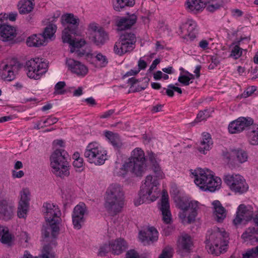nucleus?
<instances>
[{
	"label": "nucleus",
	"mask_w": 258,
	"mask_h": 258,
	"mask_svg": "<svg viewBox=\"0 0 258 258\" xmlns=\"http://www.w3.org/2000/svg\"><path fill=\"white\" fill-rule=\"evenodd\" d=\"M45 42L44 37L41 33L32 35L26 41L27 45L29 47H39L44 45Z\"/></svg>",
	"instance_id": "nucleus-34"
},
{
	"label": "nucleus",
	"mask_w": 258,
	"mask_h": 258,
	"mask_svg": "<svg viewBox=\"0 0 258 258\" xmlns=\"http://www.w3.org/2000/svg\"><path fill=\"white\" fill-rule=\"evenodd\" d=\"M159 233L153 226H148L146 229L140 230L138 237L144 245H150L158 239Z\"/></svg>",
	"instance_id": "nucleus-15"
},
{
	"label": "nucleus",
	"mask_w": 258,
	"mask_h": 258,
	"mask_svg": "<svg viewBox=\"0 0 258 258\" xmlns=\"http://www.w3.org/2000/svg\"><path fill=\"white\" fill-rule=\"evenodd\" d=\"M251 219V212L249 211L246 206L241 204L238 206L236 212V216L233 220V223L237 225L240 224L243 221H248Z\"/></svg>",
	"instance_id": "nucleus-22"
},
{
	"label": "nucleus",
	"mask_w": 258,
	"mask_h": 258,
	"mask_svg": "<svg viewBox=\"0 0 258 258\" xmlns=\"http://www.w3.org/2000/svg\"><path fill=\"white\" fill-rule=\"evenodd\" d=\"M228 129L229 133L231 134H239L243 132L239 117L229 123Z\"/></svg>",
	"instance_id": "nucleus-40"
},
{
	"label": "nucleus",
	"mask_w": 258,
	"mask_h": 258,
	"mask_svg": "<svg viewBox=\"0 0 258 258\" xmlns=\"http://www.w3.org/2000/svg\"><path fill=\"white\" fill-rule=\"evenodd\" d=\"M112 253L119 255L124 251L128 247L126 241L122 238H118L110 243Z\"/></svg>",
	"instance_id": "nucleus-27"
},
{
	"label": "nucleus",
	"mask_w": 258,
	"mask_h": 258,
	"mask_svg": "<svg viewBox=\"0 0 258 258\" xmlns=\"http://www.w3.org/2000/svg\"><path fill=\"white\" fill-rule=\"evenodd\" d=\"M160 210L162 212V220L164 223L169 224L172 221L171 213L170 211L169 197L167 192H163L161 200Z\"/></svg>",
	"instance_id": "nucleus-20"
},
{
	"label": "nucleus",
	"mask_w": 258,
	"mask_h": 258,
	"mask_svg": "<svg viewBox=\"0 0 258 258\" xmlns=\"http://www.w3.org/2000/svg\"><path fill=\"white\" fill-rule=\"evenodd\" d=\"M34 4L30 1H20L18 7L19 11L21 14H26L30 13L34 9Z\"/></svg>",
	"instance_id": "nucleus-37"
},
{
	"label": "nucleus",
	"mask_w": 258,
	"mask_h": 258,
	"mask_svg": "<svg viewBox=\"0 0 258 258\" xmlns=\"http://www.w3.org/2000/svg\"><path fill=\"white\" fill-rule=\"evenodd\" d=\"M105 137L109 141L113 148L119 151L122 148V143L119 138V135L117 133H113L111 131H106L104 133Z\"/></svg>",
	"instance_id": "nucleus-31"
},
{
	"label": "nucleus",
	"mask_w": 258,
	"mask_h": 258,
	"mask_svg": "<svg viewBox=\"0 0 258 258\" xmlns=\"http://www.w3.org/2000/svg\"><path fill=\"white\" fill-rule=\"evenodd\" d=\"M146 167L144 151L140 148H136L132 151L131 156L122 164L117 174L124 177L130 171L136 176H142Z\"/></svg>",
	"instance_id": "nucleus-2"
},
{
	"label": "nucleus",
	"mask_w": 258,
	"mask_h": 258,
	"mask_svg": "<svg viewBox=\"0 0 258 258\" xmlns=\"http://www.w3.org/2000/svg\"><path fill=\"white\" fill-rule=\"evenodd\" d=\"M12 235L7 227H0V241L4 244H10L12 240Z\"/></svg>",
	"instance_id": "nucleus-39"
},
{
	"label": "nucleus",
	"mask_w": 258,
	"mask_h": 258,
	"mask_svg": "<svg viewBox=\"0 0 258 258\" xmlns=\"http://www.w3.org/2000/svg\"><path fill=\"white\" fill-rule=\"evenodd\" d=\"M224 6V0H206V3L202 0H195V10L202 11L206 8L208 12L213 13Z\"/></svg>",
	"instance_id": "nucleus-14"
},
{
	"label": "nucleus",
	"mask_w": 258,
	"mask_h": 258,
	"mask_svg": "<svg viewBox=\"0 0 258 258\" xmlns=\"http://www.w3.org/2000/svg\"><path fill=\"white\" fill-rule=\"evenodd\" d=\"M43 208L45 209V221L48 224L42 229V235L44 238H47L51 232L52 236L55 238L59 231V224L61 221V211L58 206L53 203H44Z\"/></svg>",
	"instance_id": "nucleus-4"
},
{
	"label": "nucleus",
	"mask_w": 258,
	"mask_h": 258,
	"mask_svg": "<svg viewBox=\"0 0 258 258\" xmlns=\"http://www.w3.org/2000/svg\"><path fill=\"white\" fill-rule=\"evenodd\" d=\"M211 63L209 66V69H213L218 66L220 63V60L217 56L213 55L211 56Z\"/></svg>",
	"instance_id": "nucleus-55"
},
{
	"label": "nucleus",
	"mask_w": 258,
	"mask_h": 258,
	"mask_svg": "<svg viewBox=\"0 0 258 258\" xmlns=\"http://www.w3.org/2000/svg\"><path fill=\"white\" fill-rule=\"evenodd\" d=\"M77 54L78 57H81L83 56H85L86 58H92L93 54L91 52H87L84 49L82 50H77V51L75 52Z\"/></svg>",
	"instance_id": "nucleus-54"
},
{
	"label": "nucleus",
	"mask_w": 258,
	"mask_h": 258,
	"mask_svg": "<svg viewBox=\"0 0 258 258\" xmlns=\"http://www.w3.org/2000/svg\"><path fill=\"white\" fill-rule=\"evenodd\" d=\"M212 204L214 206V214L216 220L218 222H222L226 216L225 208L218 200L214 201Z\"/></svg>",
	"instance_id": "nucleus-30"
},
{
	"label": "nucleus",
	"mask_w": 258,
	"mask_h": 258,
	"mask_svg": "<svg viewBox=\"0 0 258 258\" xmlns=\"http://www.w3.org/2000/svg\"><path fill=\"white\" fill-rule=\"evenodd\" d=\"M16 66L12 64H5L0 67V77L5 81H12L16 78L15 73Z\"/></svg>",
	"instance_id": "nucleus-23"
},
{
	"label": "nucleus",
	"mask_w": 258,
	"mask_h": 258,
	"mask_svg": "<svg viewBox=\"0 0 258 258\" xmlns=\"http://www.w3.org/2000/svg\"><path fill=\"white\" fill-rule=\"evenodd\" d=\"M17 32L16 28L10 25H3L0 26V40L8 42L9 44H15Z\"/></svg>",
	"instance_id": "nucleus-19"
},
{
	"label": "nucleus",
	"mask_w": 258,
	"mask_h": 258,
	"mask_svg": "<svg viewBox=\"0 0 258 258\" xmlns=\"http://www.w3.org/2000/svg\"><path fill=\"white\" fill-rule=\"evenodd\" d=\"M84 156L89 163L101 165L107 160V151L98 143L92 142L86 147Z\"/></svg>",
	"instance_id": "nucleus-8"
},
{
	"label": "nucleus",
	"mask_w": 258,
	"mask_h": 258,
	"mask_svg": "<svg viewBox=\"0 0 258 258\" xmlns=\"http://www.w3.org/2000/svg\"><path fill=\"white\" fill-rule=\"evenodd\" d=\"M224 180L230 190L235 193L242 194L248 190V186L245 179L238 174L225 175Z\"/></svg>",
	"instance_id": "nucleus-12"
},
{
	"label": "nucleus",
	"mask_w": 258,
	"mask_h": 258,
	"mask_svg": "<svg viewBox=\"0 0 258 258\" xmlns=\"http://www.w3.org/2000/svg\"><path fill=\"white\" fill-rule=\"evenodd\" d=\"M69 154L64 149L55 150L50 157L52 172L61 178L70 174L69 170Z\"/></svg>",
	"instance_id": "nucleus-7"
},
{
	"label": "nucleus",
	"mask_w": 258,
	"mask_h": 258,
	"mask_svg": "<svg viewBox=\"0 0 258 258\" xmlns=\"http://www.w3.org/2000/svg\"><path fill=\"white\" fill-rule=\"evenodd\" d=\"M21 198L18 207V216L20 218L26 217L29 207L30 193L28 188L23 189L20 192Z\"/></svg>",
	"instance_id": "nucleus-18"
},
{
	"label": "nucleus",
	"mask_w": 258,
	"mask_h": 258,
	"mask_svg": "<svg viewBox=\"0 0 258 258\" xmlns=\"http://www.w3.org/2000/svg\"><path fill=\"white\" fill-rule=\"evenodd\" d=\"M246 136L248 143L253 146L258 145V124H252L247 132Z\"/></svg>",
	"instance_id": "nucleus-33"
},
{
	"label": "nucleus",
	"mask_w": 258,
	"mask_h": 258,
	"mask_svg": "<svg viewBox=\"0 0 258 258\" xmlns=\"http://www.w3.org/2000/svg\"><path fill=\"white\" fill-rule=\"evenodd\" d=\"M228 236V234L223 228L214 227L208 230L205 242L208 252L218 256L225 252Z\"/></svg>",
	"instance_id": "nucleus-3"
},
{
	"label": "nucleus",
	"mask_w": 258,
	"mask_h": 258,
	"mask_svg": "<svg viewBox=\"0 0 258 258\" xmlns=\"http://www.w3.org/2000/svg\"><path fill=\"white\" fill-rule=\"evenodd\" d=\"M113 9L115 11L120 12L126 7H133L135 3V0H112Z\"/></svg>",
	"instance_id": "nucleus-35"
},
{
	"label": "nucleus",
	"mask_w": 258,
	"mask_h": 258,
	"mask_svg": "<svg viewBox=\"0 0 258 258\" xmlns=\"http://www.w3.org/2000/svg\"><path fill=\"white\" fill-rule=\"evenodd\" d=\"M241 237L245 241L254 245L258 242V230L254 227L249 228L242 234Z\"/></svg>",
	"instance_id": "nucleus-32"
},
{
	"label": "nucleus",
	"mask_w": 258,
	"mask_h": 258,
	"mask_svg": "<svg viewBox=\"0 0 258 258\" xmlns=\"http://www.w3.org/2000/svg\"><path fill=\"white\" fill-rule=\"evenodd\" d=\"M114 109H110L106 112H104L100 115L101 118H106L109 117L111 115L114 113Z\"/></svg>",
	"instance_id": "nucleus-63"
},
{
	"label": "nucleus",
	"mask_w": 258,
	"mask_h": 258,
	"mask_svg": "<svg viewBox=\"0 0 258 258\" xmlns=\"http://www.w3.org/2000/svg\"><path fill=\"white\" fill-rule=\"evenodd\" d=\"M69 67L71 71L78 76L84 77L87 75L88 71L86 66L80 61L74 59L71 60V62L69 63Z\"/></svg>",
	"instance_id": "nucleus-28"
},
{
	"label": "nucleus",
	"mask_w": 258,
	"mask_h": 258,
	"mask_svg": "<svg viewBox=\"0 0 258 258\" xmlns=\"http://www.w3.org/2000/svg\"><path fill=\"white\" fill-rule=\"evenodd\" d=\"M12 201L6 199L0 200V217L5 220H9L13 215Z\"/></svg>",
	"instance_id": "nucleus-21"
},
{
	"label": "nucleus",
	"mask_w": 258,
	"mask_h": 258,
	"mask_svg": "<svg viewBox=\"0 0 258 258\" xmlns=\"http://www.w3.org/2000/svg\"><path fill=\"white\" fill-rule=\"evenodd\" d=\"M111 249L110 245L107 244H104L103 245L100 246L98 255L100 256L103 257L106 255V254L109 252Z\"/></svg>",
	"instance_id": "nucleus-50"
},
{
	"label": "nucleus",
	"mask_w": 258,
	"mask_h": 258,
	"mask_svg": "<svg viewBox=\"0 0 258 258\" xmlns=\"http://www.w3.org/2000/svg\"><path fill=\"white\" fill-rule=\"evenodd\" d=\"M242 49L238 45H235L231 50L230 56L233 57L235 59L239 58L242 55Z\"/></svg>",
	"instance_id": "nucleus-48"
},
{
	"label": "nucleus",
	"mask_w": 258,
	"mask_h": 258,
	"mask_svg": "<svg viewBox=\"0 0 258 258\" xmlns=\"http://www.w3.org/2000/svg\"><path fill=\"white\" fill-rule=\"evenodd\" d=\"M104 207L108 213L115 215L119 213L124 205V194L118 184L110 185L106 191Z\"/></svg>",
	"instance_id": "nucleus-6"
},
{
	"label": "nucleus",
	"mask_w": 258,
	"mask_h": 258,
	"mask_svg": "<svg viewBox=\"0 0 258 258\" xmlns=\"http://www.w3.org/2000/svg\"><path fill=\"white\" fill-rule=\"evenodd\" d=\"M58 120V119L57 117H52V115L48 116L47 118L43 121L44 125H42L41 127H45L53 125L56 123Z\"/></svg>",
	"instance_id": "nucleus-49"
},
{
	"label": "nucleus",
	"mask_w": 258,
	"mask_h": 258,
	"mask_svg": "<svg viewBox=\"0 0 258 258\" xmlns=\"http://www.w3.org/2000/svg\"><path fill=\"white\" fill-rule=\"evenodd\" d=\"M174 201L176 206L182 212L179 214V217L183 224H190L194 221V203L189 201L187 196H179L175 198Z\"/></svg>",
	"instance_id": "nucleus-11"
},
{
	"label": "nucleus",
	"mask_w": 258,
	"mask_h": 258,
	"mask_svg": "<svg viewBox=\"0 0 258 258\" xmlns=\"http://www.w3.org/2000/svg\"><path fill=\"white\" fill-rule=\"evenodd\" d=\"M179 70L182 73H185V74L182 75L181 74L178 77V81L184 85H189L190 80L194 78V75L187 71H185L183 68H180Z\"/></svg>",
	"instance_id": "nucleus-42"
},
{
	"label": "nucleus",
	"mask_w": 258,
	"mask_h": 258,
	"mask_svg": "<svg viewBox=\"0 0 258 258\" xmlns=\"http://www.w3.org/2000/svg\"><path fill=\"white\" fill-rule=\"evenodd\" d=\"M87 212V207L84 203H80L74 208L72 213V220L74 228L80 229L82 224L85 221L84 215Z\"/></svg>",
	"instance_id": "nucleus-16"
},
{
	"label": "nucleus",
	"mask_w": 258,
	"mask_h": 258,
	"mask_svg": "<svg viewBox=\"0 0 258 258\" xmlns=\"http://www.w3.org/2000/svg\"><path fill=\"white\" fill-rule=\"evenodd\" d=\"M66 86L64 81H60L56 84L54 86V93L56 94H64L67 91L64 89Z\"/></svg>",
	"instance_id": "nucleus-46"
},
{
	"label": "nucleus",
	"mask_w": 258,
	"mask_h": 258,
	"mask_svg": "<svg viewBox=\"0 0 258 258\" xmlns=\"http://www.w3.org/2000/svg\"><path fill=\"white\" fill-rule=\"evenodd\" d=\"M83 158L75 160L73 161V165L77 171H81L83 170V167L84 165Z\"/></svg>",
	"instance_id": "nucleus-52"
},
{
	"label": "nucleus",
	"mask_w": 258,
	"mask_h": 258,
	"mask_svg": "<svg viewBox=\"0 0 258 258\" xmlns=\"http://www.w3.org/2000/svg\"><path fill=\"white\" fill-rule=\"evenodd\" d=\"M172 255L169 250L163 249L159 258H171Z\"/></svg>",
	"instance_id": "nucleus-62"
},
{
	"label": "nucleus",
	"mask_w": 258,
	"mask_h": 258,
	"mask_svg": "<svg viewBox=\"0 0 258 258\" xmlns=\"http://www.w3.org/2000/svg\"><path fill=\"white\" fill-rule=\"evenodd\" d=\"M202 139L198 147V150L201 153L206 154L207 152L212 148L213 141L209 133L205 132L202 134Z\"/></svg>",
	"instance_id": "nucleus-26"
},
{
	"label": "nucleus",
	"mask_w": 258,
	"mask_h": 258,
	"mask_svg": "<svg viewBox=\"0 0 258 258\" xmlns=\"http://www.w3.org/2000/svg\"><path fill=\"white\" fill-rule=\"evenodd\" d=\"M239 120L241 125L242 131L247 128L249 129L250 127L254 124L253 119L249 117H239Z\"/></svg>",
	"instance_id": "nucleus-43"
},
{
	"label": "nucleus",
	"mask_w": 258,
	"mask_h": 258,
	"mask_svg": "<svg viewBox=\"0 0 258 258\" xmlns=\"http://www.w3.org/2000/svg\"><path fill=\"white\" fill-rule=\"evenodd\" d=\"M143 80H144V82L143 83V85H138L135 87H134V88H133V89L132 90V92H139L141 91L144 90L145 89L147 88L149 84V82L150 81V79L145 77L143 78Z\"/></svg>",
	"instance_id": "nucleus-47"
},
{
	"label": "nucleus",
	"mask_w": 258,
	"mask_h": 258,
	"mask_svg": "<svg viewBox=\"0 0 258 258\" xmlns=\"http://www.w3.org/2000/svg\"><path fill=\"white\" fill-rule=\"evenodd\" d=\"M108 38L107 33L102 28L98 29L97 31L95 32L92 38V41L96 45H102L104 44Z\"/></svg>",
	"instance_id": "nucleus-36"
},
{
	"label": "nucleus",
	"mask_w": 258,
	"mask_h": 258,
	"mask_svg": "<svg viewBox=\"0 0 258 258\" xmlns=\"http://www.w3.org/2000/svg\"><path fill=\"white\" fill-rule=\"evenodd\" d=\"M247 250L252 258L258 257V245L255 247L248 249Z\"/></svg>",
	"instance_id": "nucleus-61"
},
{
	"label": "nucleus",
	"mask_w": 258,
	"mask_h": 258,
	"mask_svg": "<svg viewBox=\"0 0 258 258\" xmlns=\"http://www.w3.org/2000/svg\"><path fill=\"white\" fill-rule=\"evenodd\" d=\"M96 59L100 62L101 67H105L108 64V61L105 55L101 53H98L96 56Z\"/></svg>",
	"instance_id": "nucleus-51"
},
{
	"label": "nucleus",
	"mask_w": 258,
	"mask_h": 258,
	"mask_svg": "<svg viewBox=\"0 0 258 258\" xmlns=\"http://www.w3.org/2000/svg\"><path fill=\"white\" fill-rule=\"evenodd\" d=\"M161 90L160 91V93L162 95H167L168 97H172L174 95V93L173 92L172 90H170L169 88L167 87V88H162L160 89Z\"/></svg>",
	"instance_id": "nucleus-57"
},
{
	"label": "nucleus",
	"mask_w": 258,
	"mask_h": 258,
	"mask_svg": "<svg viewBox=\"0 0 258 258\" xmlns=\"http://www.w3.org/2000/svg\"><path fill=\"white\" fill-rule=\"evenodd\" d=\"M152 168L155 174L154 178L151 175L146 177L144 185L141 187L139 192V198L134 201L136 206L142 204L146 201L154 202L159 197L160 190L158 187L159 185L158 180L162 179L164 174L159 164L152 166Z\"/></svg>",
	"instance_id": "nucleus-1"
},
{
	"label": "nucleus",
	"mask_w": 258,
	"mask_h": 258,
	"mask_svg": "<svg viewBox=\"0 0 258 258\" xmlns=\"http://www.w3.org/2000/svg\"><path fill=\"white\" fill-rule=\"evenodd\" d=\"M194 21L192 20H188L180 26L181 33L184 35V39L189 38L190 41L194 40Z\"/></svg>",
	"instance_id": "nucleus-29"
},
{
	"label": "nucleus",
	"mask_w": 258,
	"mask_h": 258,
	"mask_svg": "<svg viewBox=\"0 0 258 258\" xmlns=\"http://www.w3.org/2000/svg\"><path fill=\"white\" fill-rule=\"evenodd\" d=\"M209 42L206 40H202L199 44L200 47L203 50H206L208 48Z\"/></svg>",
	"instance_id": "nucleus-64"
},
{
	"label": "nucleus",
	"mask_w": 258,
	"mask_h": 258,
	"mask_svg": "<svg viewBox=\"0 0 258 258\" xmlns=\"http://www.w3.org/2000/svg\"><path fill=\"white\" fill-rule=\"evenodd\" d=\"M48 63L43 58L36 57L26 62L25 69L30 79L39 80L48 70Z\"/></svg>",
	"instance_id": "nucleus-10"
},
{
	"label": "nucleus",
	"mask_w": 258,
	"mask_h": 258,
	"mask_svg": "<svg viewBox=\"0 0 258 258\" xmlns=\"http://www.w3.org/2000/svg\"><path fill=\"white\" fill-rule=\"evenodd\" d=\"M57 29V26L56 25L50 23L48 24L44 29V31L41 35H43L44 37V41H45L46 39L50 38L53 36L56 32Z\"/></svg>",
	"instance_id": "nucleus-41"
},
{
	"label": "nucleus",
	"mask_w": 258,
	"mask_h": 258,
	"mask_svg": "<svg viewBox=\"0 0 258 258\" xmlns=\"http://www.w3.org/2000/svg\"><path fill=\"white\" fill-rule=\"evenodd\" d=\"M125 258H141L139 253L135 249H130L128 250L126 254Z\"/></svg>",
	"instance_id": "nucleus-56"
},
{
	"label": "nucleus",
	"mask_w": 258,
	"mask_h": 258,
	"mask_svg": "<svg viewBox=\"0 0 258 258\" xmlns=\"http://www.w3.org/2000/svg\"><path fill=\"white\" fill-rule=\"evenodd\" d=\"M195 183L203 190L214 192L220 188L222 181L220 177L214 175L213 171L197 168L195 169Z\"/></svg>",
	"instance_id": "nucleus-5"
},
{
	"label": "nucleus",
	"mask_w": 258,
	"mask_h": 258,
	"mask_svg": "<svg viewBox=\"0 0 258 258\" xmlns=\"http://www.w3.org/2000/svg\"><path fill=\"white\" fill-rule=\"evenodd\" d=\"M232 153L239 163H243L247 161L248 154L246 151L238 148L232 150Z\"/></svg>",
	"instance_id": "nucleus-38"
},
{
	"label": "nucleus",
	"mask_w": 258,
	"mask_h": 258,
	"mask_svg": "<svg viewBox=\"0 0 258 258\" xmlns=\"http://www.w3.org/2000/svg\"><path fill=\"white\" fill-rule=\"evenodd\" d=\"M8 15L6 13H1L0 14V26L3 25H8Z\"/></svg>",
	"instance_id": "nucleus-60"
},
{
	"label": "nucleus",
	"mask_w": 258,
	"mask_h": 258,
	"mask_svg": "<svg viewBox=\"0 0 258 258\" xmlns=\"http://www.w3.org/2000/svg\"><path fill=\"white\" fill-rule=\"evenodd\" d=\"M210 116L211 112L209 110L206 109L204 110H201L197 114L196 118L195 119V123L205 120Z\"/></svg>",
	"instance_id": "nucleus-45"
},
{
	"label": "nucleus",
	"mask_w": 258,
	"mask_h": 258,
	"mask_svg": "<svg viewBox=\"0 0 258 258\" xmlns=\"http://www.w3.org/2000/svg\"><path fill=\"white\" fill-rule=\"evenodd\" d=\"M72 35L62 36V39L63 42L69 44L70 52L71 53H74L84 46L86 42L83 39H80V40H77L76 38L72 39Z\"/></svg>",
	"instance_id": "nucleus-24"
},
{
	"label": "nucleus",
	"mask_w": 258,
	"mask_h": 258,
	"mask_svg": "<svg viewBox=\"0 0 258 258\" xmlns=\"http://www.w3.org/2000/svg\"><path fill=\"white\" fill-rule=\"evenodd\" d=\"M137 18L135 15L122 17L116 21L117 29L120 31L130 29L137 22Z\"/></svg>",
	"instance_id": "nucleus-25"
},
{
	"label": "nucleus",
	"mask_w": 258,
	"mask_h": 258,
	"mask_svg": "<svg viewBox=\"0 0 258 258\" xmlns=\"http://www.w3.org/2000/svg\"><path fill=\"white\" fill-rule=\"evenodd\" d=\"M60 22L64 27L62 36L73 34L75 35L78 32L80 19L73 13H65L61 15Z\"/></svg>",
	"instance_id": "nucleus-13"
},
{
	"label": "nucleus",
	"mask_w": 258,
	"mask_h": 258,
	"mask_svg": "<svg viewBox=\"0 0 258 258\" xmlns=\"http://www.w3.org/2000/svg\"><path fill=\"white\" fill-rule=\"evenodd\" d=\"M137 41L136 36L133 32L122 33L115 43L113 51L116 55L122 56L132 51L135 48Z\"/></svg>",
	"instance_id": "nucleus-9"
},
{
	"label": "nucleus",
	"mask_w": 258,
	"mask_h": 258,
	"mask_svg": "<svg viewBox=\"0 0 258 258\" xmlns=\"http://www.w3.org/2000/svg\"><path fill=\"white\" fill-rule=\"evenodd\" d=\"M149 161H150L151 166H155L156 164H159L156 160L157 155L152 151L147 152Z\"/></svg>",
	"instance_id": "nucleus-53"
},
{
	"label": "nucleus",
	"mask_w": 258,
	"mask_h": 258,
	"mask_svg": "<svg viewBox=\"0 0 258 258\" xmlns=\"http://www.w3.org/2000/svg\"><path fill=\"white\" fill-rule=\"evenodd\" d=\"M138 68L137 69L139 72H140L141 70H145L147 67V62L142 58H140L138 61Z\"/></svg>",
	"instance_id": "nucleus-59"
},
{
	"label": "nucleus",
	"mask_w": 258,
	"mask_h": 258,
	"mask_svg": "<svg viewBox=\"0 0 258 258\" xmlns=\"http://www.w3.org/2000/svg\"><path fill=\"white\" fill-rule=\"evenodd\" d=\"M40 258H54V253L52 252V247L50 244L43 246Z\"/></svg>",
	"instance_id": "nucleus-44"
},
{
	"label": "nucleus",
	"mask_w": 258,
	"mask_h": 258,
	"mask_svg": "<svg viewBox=\"0 0 258 258\" xmlns=\"http://www.w3.org/2000/svg\"><path fill=\"white\" fill-rule=\"evenodd\" d=\"M184 7L187 12L194 11V0H186L184 4Z\"/></svg>",
	"instance_id": "nucleus-58"
},
{
	"label": "nucleus",
	"mask_w": 258,
	"mask_h": 258,
	"mask_svg": "<svg viewBox=\"0 0 258 258\" xmlns=\"http://www.w3.org/2000/svg\"><path fill=\"white\" fill-rule=\"evenodd\" d=\"M176 252L182 256L190 253L192 245L191 237L188 234L184 233L178 237L177 240Z\"/></svg>",
	"instance_id": "nucleus-17"
}]
</instances>
